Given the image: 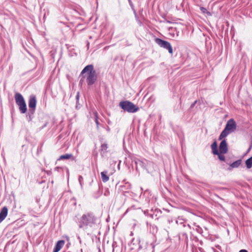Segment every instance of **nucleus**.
<instances>
[{
  "instance_id": "3",
  "label": "nucleus",
  "mask_w": 252,
  "mask_h": 252,
  "mask_svg": "<svg viewBox=\"0 0 252 252\" xmlns=\"http://www.w3.org/2000/svg\"><path fill=\"white\" fill-rule=\"evenodd\" d=\"M120 106L125 111L129 113H135L139 110V108L132 102L129 101H121L120 103Z\"/></svg>"
},
{
  "instance_id": "5",
  "label": "nucleus",
  "mask_w": 252,
  "mask_h": 252,
  "mask_svg": "<svg viewBox=\"0 0 252 252\" xmlns=\"http://www.w3.org/2000/svg\"><path fill=\"white\" fill-rule=\"evenodd\" d=\"M155 42L160 47L167 49L169 53L172 54V47L169 42L158 38H156Z\"/></svg>"
},
{
  "instance_id": "38",
  "label": "nucleus",
  "mask_w": 252,
  "mask_h": 252,
  "mask_svg": "<svg viewBox=\"0 0 252 252\" xmlns=\"http://www.w3.org/2000/svg\"><path fill=\"white\" fill-rule=\"evenodd\" d=\"M134 239L132 240V242H131V243H133V245H134V243H133L134 242Z\"/></svg>"
},
{
  "instance_id": "13",
  "label": "nucleus",
  "mask_w": 252,
  "mask_h": 252,
  "mask_svg": "<svg viewBox=\"0 0 252 252\" xmlns=\"http://www.w3.org/2000/svg\"><path fill=\"white\" fill-rule=\"evenodd\" d=\"M108 146L107 143H102L100 146V154L103 155L107 153Z\"/></svg>"
},
{
  "instance_id": "31",
  "label": "nucleus",
  "mask_w": 252,
  "mask_h": 252,
  "mask_svg": "<svg viewBox=\"0 0 252 252\" xmlns=\"http://www.w3.org/2000/svg\"><path fill=\"white\" fill-rule=\"evenodd\" d=\"M79 93H78L77 95H76V99L78 101L79 100Z\"/></svg>"
},
{
  "instance_id": "32",
  "label": "nucleus",
  "mask_w": 252,
  "mask_h": 252,
  "mask_svg": "<svg viewBox=\"0 0 252 252\" xmlns=\"http://www.w3.org/2000/svg\"><path fill=\"white\" fill-rule=\"evenodd\" d=\"M46 173L48 175H51V174H52V171H50V170H49V171H46Z\"/></svg>"
},
{
  "instance_id": "39",
  "label": "nucleus",
  "mask_w": 252,
  "mask_h": 252,
  "mask_svg": "<svg viewBox=\"0 0 252 252\" xmlns=\"http://www.w3.org/2000/svg\"><path fill=\"white\" fill-rule=\"evenodd\" d=\"M201 229L199 226H198L197 229Z\"/></svg>"
},
{
  "instance_id": "15",
  "label": "nucleus",
  "mask_w": 252,
  "mask_h": 252,
  "mask_svg": "<svg viewBox=\"0 0 252 252\" xmlns=\"http://www.w3.org/2000/svg\"><path fill=\"white\" fill-rule=\"evenodd\" d=\"M230 132L226 129L225 128L222 131L220 134L219 136V139L220 140L222 139L223 138L226 137Z\"/></svg>"
},
{
  "instance_id": "30",
  "label": "nucleus",
  "mask_w": 252,
  "mask_h": 252,
  "mask_svg": "<svg viewBox=\"0 0 252 252\" xmlns=\"http://www.w3.org/2000/svg\"><path fill=\"white\" fill-rule=\"evenodd\" d=\"M95 122L96 124L97 127H98L99 122H98V121L97 118H95Z\"/></svg>"
},
{
  "instance_id": "8",
  "label": "nucleus",
  "mask_w": 252,
  "mask_h": 252,
  "mask_svg": "<svg viewBox=\"0 0 252 252\" xmlns=\"http://www.w3.org/2000/svg\"><path fill=\"white\" fill-rule=\"evenodd\" d=\"M225 128L230 133L235 130L236 128V124L233 119L229 120L225 126Z\"/></svg>"
},
{
  "instance_id": "24",
  "label": "nucleus",
  "mask_w": 252,
  "mask_h": 252,
  "mask_svg": "<svg viewBox=\"0 0 252 252\" xmlns=\"http://www.w3.org/2000/svg\"><path fill=\"white\" fill-rule=\"evenodd\" d=\"M78 181L79 182V184L81 187L83 186V178L81 175L79 176L78 177Z\"/></svg>"
},
{
  "instance_id": "28",
  "label": "nucleus",
  "mask_w": 252,
  "mask_h": 252,
  "mask_svg": "<svg viewBox=\"0 0 252 252\" xmlns=\"http://www.w3.org/2000/svg\"><path fill=\"white\" fill-rule=\"evenodd\" d=\"M212 152L214 155H218L220 153V152L218 151V149L212 150Z\"/></svg>"
},
{
  "instance_id": "40",
  "label": "nucleus",
  "mask_w": 252,
  "mask_h": 252,
  "mask_svg": "<svg viewBox=\"0 0 252 252\" xmlns=\"http://www.w3.org/2000/svg\"><path fill=\"white\" fill-rule=\"evenodd\" d=\"M201 229L199 226H198L197 229Z\"/></svg>"
},
{
  "instance_id": "21",
  "label": "nucleus",
  "mask_w": 252,
  "mask_h": 252,
  "mask_svg": "<svg viewBox=\"0 0 252 252\" xmlns=\"http://www.w3.org/2000/svg\"><path fill=\"white\" fill-rule=\"evenodd\" d=\"M224 154H222L220 152L219 154L218 155V158L220 160L224 161L225 160V157L224 156Z\"/></svg>"
},
{
  "instance_id": "26",
  "label": "nucleus",
  "mask_w": 252,
  "mask_h": 252,
  "mask_svg": "<svg viewBox=\"0 0 252 252\" xmlns=\"http://www.w3.org/2000/svg\"><path fill=\"white\" fill-rule=\"evenodd\" d=\"M212 150L217 149V143L215 141L211 145Z\"/></svg>"
},
{
  "instance_id": "27",
  "label": "nucleus",
  "mask_w": 252,
  "mask_h": 252,
  "mask_svg": "<svg viewBox=\"0 0 252 252\" xmlns=\"http://www.w3.org/2000/svg\"><path fill=\"white\" fill-rule=\"evenodd\" d=\"M128 3L130 6V7H131L132 9L133 10V11L135 10L134 8V6H133V4L132 2V1L131 0H128Z\"/></svg>"
},
{
  "instance_id": "19",
  "label": "nucleus",
  "mask_w": 252,
  "mask_h": 252,
  "mask_svg": "<svg viewBox=\"0 0 252 252\" xmlns=\"http://www.w3.org/2000/svg\"><path fill=\"white\" fill-rule=\"evenodd\" d=\"M176 222L177 224L183 225L184 227L186 226V225L185 224L186 220L182 217H179L176 220Z\"/></svg>"
},
{
  "instance_id": "33",
  "label": "nucleus",
  "mask_w": 252,
  "mask_h": 252,
  "mask_svg": "<svg viewBox=\"0 0 252 252\" xmlns=\"http://www.w3.org/2000/svg\"><path fill=\"white\" fill-rule=\"evenodd\" d=\"M239 252H248L246 250L243 249V250H241Z\"/></svg>"
},
{
  "instance_id": "10",
  "label": "nucleus",
  "mask_w": 252,
  "mask_h": 252,
  "mask_svg": "<svg viewBox=\"0 0 252 252\" xmlns=\"http://www.w3.org/2000/svg\"><path fill=\"white\" fill-rule=\"evenodd\" d=\"M15 99L16 103L17 105L26 102L22 95L19 93H16L15 95Z\"/></svg>"
},
{
  "instance_id": "43",
  "label": "nucleus",
  "mask_w": 252,
  "mask_h": 252,
  "mask_svg": "<svg viewBox=\"0 0 252 252\" xmlns=\"http://www.w3.org/2000/svg\"><path fill=\"white\" fill-rule=\"evenodd\" d=\"M146 223H147V225H148V221H147V222H146Z\"/></svg>"
},
{
  "instance_id": "14",
  "label": "nucleus",
  "mask_w": 252,
  "mask_h": 252,
  "mask_svg": "<svg viewBox=\"0 0 252 252\" xmlns=\"http://www.w3.org/2000/svg\"><path fill=\"white\" fill-rule=\"evenodd\" d=\"M242 160L241 159H238L233 163H232L229 167V170H231L233 168H238L240 164H241Z\"/></svg>"
},
{
  "instance_id": "7",
  "label": "nucleus",
  "mask_w": 252,
  "mask_h": 252,
  "mask_svg": "<svg viewBox=\"0 0 252 252\" xmlns=\"http://www.w3.org/2000/svg\"><path fill=\"white\" fill-rule=\"evenodd\" d=\"M150 161L146 159L141 160L137 159L135 160V164L136 165V169L138 170L139 167L142 168L144 169H146L147 166L149 164Z\"/></svg>"
},
{
  "instance_id": "29",
  "label": "nucleus",
  "mask_w": 252,
  "mask_h": 252,
  "mask_svg": "<svg viewBox=\"0 0 252 252\" xmlns=\"http://www.w3.org/2000/svg\"><path fill=\"white\" fill-rule=\"evenodd\" d=\"M197 100H195L193 103H192L190 106V109H192L195 106V105L197 103Z\"/></svg>"
},
{
  "instance_id": "12",
  "label": "nucleus",
  "mask_w": 252,
  "mask_h": 252,
  "mask_svg": "<svg viewBox=\"0 0 252 252\" xmlns=\"http://www.w3.org/2000/svg\"><path fill=\"white\" fill-rule=\"evenodd\" d=\"M65 243L64 240H59L58 241L54 248V250L53 252H58L63 247Z\"/></svg>"
},
{
  "instance_id": "18",
  "label": "nucleus",
  "mask_w": 252,
  "mask_h": 252,
  "mask_svg": "<svg viewBox=\"0 0 252 252\" xmlns=\"http://www.w3.org/2000/svg\"><path fill=\"white\" fill-rule=\"evenodd\" d=\"M107 171H103L101 173L102 181L104 183L107 182L109 179V177L107 175Z\"/></svg>"
},
{
  "instance_id": "9",
  "label": "nucleus",
  "mask_w": 252,
  "mask_h": 252,
  "mask_svg": "<svg viewBox=\"0 0 252 252\" xmlns=\"http://www.w3.org/2000/svg\"><path fill=\"white\" fill-rule=\"evenodd\" d=\"M220 153L226 154L228 152V146L226 139H223L220 142L219 146Z\"/></svg>"
},
{
  "instance_id": "17",
  "label": "nucleus",
  "mask_w": 252,
  "mask_h": 252,
  "mask_svg": "<svg viewBox=\"0 0 252 252\" xmlns=\"http://www.w3.org/2000/svg\"><path fill=\"white\" fill-rule=\"evenodd\" d=\"M19 108L20 112L22 114H24L27 112V108L26 102L22 104L19 105Z\"/></svg>"
},
{
  "instance_id": "36",
  "label": "nucleus",
  "mask_w": 252,
  "mask_h": 252,
  "mask_svg": "<svg viewBox=\"0 0 252 252\" xmlns=\"http://www.w3.org/2000/svg\"><path fill=\"white\" fill-rule=\"evenodd\" d=\"M166 22L168 23H170L171 22L168 20H166Z\"/></svg>"
},
{
  "instance_id": "35",
  "label": "nucleus",
  "mask_w": 252,
  "mask_h": 252,
  "mask_svg": "<svg viewBox=\"0 0 252 252\" xmlns=\"http://www.w3.org/2000/svg\"><path fill=\"white\" fill-rule=\"evenodd\" d=\"M126 184L127 185V186H128V187H130V185L128 183H126Z\"/></svg>"
},
{
  "instance_id": "41",
  "label": "nucleus",
  "mask_w": 252,
  "mask_h": 252,
  "mask_svg": "<svg viewBox=\"0 0 252 252\" xmlns=\"http://www.w3.org/2000/svg\"><path fill=\"white\" fill-rule=\"evenodd\" d=\"M151 217L152 218H153V215H151Z\"/></svg>"
},
{
  "instance_id": "42",
  "label": "nucleus",
  "mask_w": 252,
  "mask_h": 252,
  "mask_svg": "<svg viewBox=\"0 0 252 252\" xmlns=\"http://www.w3.org/2000/svg\"><path fill=\"white\" fill-rule=\"evenodd\" d=\"M58 168V167H56L55 170H57Z\"/></svg>"
},
{
  "instance_id": "20",
  "label": "nucleus",
  "mask_w": 252,
  "mask_h": 252,
  "mask_svg": "<svg viewBox=\"0 0 252 252\" xmlns=\"http://www.w3.org/2000/svg\"><path fill=\"white\" fill-rule=\"evenodd\" d=\"M246 164L247 167L249 169L251 168L252 166V157L247 159L246 160Z\"/></svg>"
},
{
  "instance_id": "1",
  "label": "nucleus",
  "mask_w": 252,
  "mask_h": 252,
  "mask_svg": "<svg viewBox=\"0 0 252 252\" xmlns=\"http://www.w3.org/2000/svg\"><path fill=\"white\" fill-rule=\"evenodd\" d=\"M79 227L85 229L89 227H93L94 225L99 223L100 220L92 212H87L82 215L78 220Z\"/></svg>"
},
{
  "instance_id": "11",
  "label": "nucleus",
  "mask_w": 252,
  "mask_h": 252,
  "mask_svg": "<svg viewBox=\"0 0 252 252\" xmlns=\"http://www.w3.org/2000/svg\"><path fill=\"white\" fill-rule=\"evenodd\" d=\"M8 209L6 207H3L0 212V223L2 222L7 215Z\"/></svg>"
},
{
  "instance_id": "16",
  "label": "nucleus",
  "mask_w": 252,
  "mask_h": 252,
  "mask_svg": "<svg viewBox=\"0 0 252 252\" xmlns=\"http://www.w3.org/2000/svg\"><path fill=\"white\" fill-rule=\"evenodd\" d=\"M72 158V159H74L73 155L71 154H66L65 155H61L59 160H63V159H67Z\"/></svg>"
},
{
  "instance_id": "34",
  "label": "nucleus",
  "mask_w": 252,
  "mask_h": 252,
  "mask_svg": "<svg viewBox=\"0 0 252 252\" xmlns=\"http://www.w3.org/2000/svg\"><path fill=\"white\" fill-rule=\"evenodd\" d=\"M116 244V242H114V243H113L112 247H113V248L114 247V246H115V244Z\"/></svg>"
},
{
  "instance_id": "2",
  "label": "nucleus",
  "mask_w": 252,
  "mask_h": 252,
  "mask_svg": "<svg viewBox=\"0 0 252 252\" xmlns=\"http://www.w3.org/2000/svg\"><path fill=\"white\" fill-rule=\"evenodd\" d=\"M83 78H86L88 86H91L95 83L97 80L96 71L93 64L86 66L81 72Z\"/></svg>"
},
{
  "instance_id": "23",
  "label": "nucleus",
  "mask_w": 252,
  "mask_h": 252,
  "mask_svg": "<svg viewBox=\"0 0 252 252\" xmlns=\"http://www.w3.org/2000/svg\"><path fill=\"white\" fill-rule=\"evenodd\" d=\"M134 15H135V18L136 19V20L137 21V22L138 23V24H139L140 26L142 25V22L139 20L138 19V16L136 14V11L134 10Z\"/></svg>"
},
{
  "instance_id": "22",
  "label": "nucleus",
  "mask_w": 252,
  "mask_h": 252,
  "mask_svg": "<svg viewBox=\"0 0 252 252\" xmlns=\"http://www.w3.org/2000/svg\"><path fill=\"white\" fill-rule=\"evenodd\" d=\"M200 9L201 11L203 13H206L208 15H211V13H210V12L207 11V9H206L205 8H204V7H201L200 8Z\"/></svg>"
},
{
  "instance_id": "37",
  "label": "nucleus",
  "mask_w": 252,
  "mask_h": 252,
  "mask_svg": "<svg viewBox=\"0 0 252 252\" xmlns=\"http://www.w3.org/2000/svg\"><path fill=\"white\" fill-rule=\"evenodd\" d=\"M82 81H83V79L82 78V79H81V80L80 81V83H81Z\"/></svg>"
},
{
  "instance_id": "4",
  "label": "nucleus",
  "mask_w": 252,
  "mask_h": 252,
  "mask_svg": "<svg viewBox=\"0 0 252 252\" xmlns=\"http://www.w3.org/2000/svg\"><path fill=\"white\" fill-rule=\"evenodd\" d=\"M137 241L138 242V249H144L146 251H152V252H154L155 245L153 242L149 241L141 242L139 240H137Z\"/></svg>"
},
{
  "instance_id": "6",
  "label": "nucleus",
  "mask_w": 252,
  "mask_h": 252,
  "mask_svg": "<svg viewBox=\"0 0 252 252\" xmlns=\"http://www.w3.org/2000/svg\"><path fill=\"white\" fill-rule=\"evenodd\" d=\"M28 105L29 107V112L32 113V114H33L36 105V99L34 95H30Z\"/></svg>"
},
{
  "instance_id": "25",
  "label": "nucleus",
  "mask_w": 252,
  "mask_h": 252,
  "mask_svg": "<svg viewBox=\"0 0 252 252\" xmlns=\"http://www.w3.org/2000/svg\"><path fill=\"white\" fill-rule=\"evenodd\" d=\"M33 114H32V113H31L30 112L27 115V118L29 122L32 121V115Z\"/></svg>"
}]
</instances>
